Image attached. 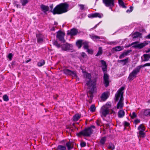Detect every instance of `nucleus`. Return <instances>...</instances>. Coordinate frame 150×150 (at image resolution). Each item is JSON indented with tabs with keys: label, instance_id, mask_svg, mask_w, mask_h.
<instances>
[{
	"label": "nucleus",
	"instance_id": "nucleus-1",
	"mask_svg": "<svg viewBox=\"0 0 150 150\" xmlns=\"http://www.w3.org/2000/svg\"><path fill=\"white\" fill-rule=\"evenodd\" d=\"M69 7V4L66 3H61L57 5L53 9V4L50 6V12L53 13L54 15L60 14L67 12L68 11V8Z\"/></svg>",
	"mask_w": 150,
	"mask_h": 150
},
{
	"label": "nucleus",
	"instance_id": "nucleus-2",
	"mask_svg": "<svg viewBox=\"0 0 150 150\" xmlns=\"http://www.w3.org/2000/svg\"><path fill=\"white\" fill-rule=\"evenodd\" d=\"M146 66H150V63H148L144 65H141L137 66L134 68L132 72L130 73L128 77L129 81H131L137 77V75L139 72L141 68Z\"/></svg>",
	"mask_w": 150,
	"mask_h": 150
},
{
	"label": "nucleus",
	"instance_id": "nucleus-3",
	"mask_svg": "<svg viewBox=\"0 0 150 150\" xmlns=\"http://www.w3.org/2000/svg\"><path fill=\"white\" fill-rule=\"evenodd\" d=\"M95 126L91 125L90 127L86 128L79 133L76 134V135L78 137H81V136L84 137H90L92 134L93 131L92 128H95Z\"/></svg>",
	"mask_w": 150,
	"mask_h": 150
},
{
	"label": "nucleus",
	"instance_id": "nucleus-4",
	"mask_svg": "<svg viewBox=\"0 0 150 150\" xmlns=\"http://www.w3.org/2000/svg\"><path fill=\"white\" fill-rule=\"evenodd\" d=\"M107 69V65L102 66V69L103 72V83L106 87L109 86L110 83L109 76L106 73Z\"/></svg>",
	"mask_w": 150,
	"mask_h": 150
},
{
	"label": "nucleus",
	"instance_id": "nucleus-5",
	"mask_svg": "<svg viewBox=\"0 0 150 150\" xmlns=\"http://www.w3.org/2000/svg\"><path fill=\"white\" fill-rule=\"evenodd\" d=\"M125 89V87L122 86L117 91V93L115 94V102L117 101L120 97L119 101L123 102L124 100L123 94L124 92L123 91Z\"/></svg>",
	"mask_w": 150,
	"mask_h": 150
},
{
	"label": "nucleus",
	"instance_id": "nucleus-6",
	"mask_svg": "<svg viewBox=\"0 0 150 150\" xmlns=\"http://www.w3.org/2000/svg\"><path fill=\"white\" fill-rule=\"evenodd\" d=\"M96 83L94 82L91 83L88 86L89 90L87 93V95L88 97H90V99H92L93 98V94L94 93V89L95 87Z\"/></svg>",
	"mask_w": 150,
	"mask_h": 150
},
{
	"label": "nucleus",
	"instance_id": "nucleus-7",
	"mask_svg": "<svg viewBox=\"0 0 150 150\" xmlns=\"http://www.w3.org/2000/svg\"><path fill=\"white\" fill-rule=\"evenodd\" d=\"M62 71L66 75L72 76L73 77H77L76 72L75 71H72L67 69H63Z\"/></svg>",
	"mask_w": 150,
	"mask_h": 150
},
{
	"label": "nucleus",
	"instance_id": "nucleus-8",
	"mask_svg": "<svg viewBox=\"0 0 150 150\" xmlns=\"http://www.w3.org/2000/svg\"><path fill=\"white\" fill-rule=\"evenodd\" d=\"M115 0H103V3L106 7H109L110 9L112 10V7L115 6Z\"/></svg>",
	"mask_w": 150,
	"mask_h": 150
},
{
	"label": "nucleus",
	"instance_id": "nucleus-9",
	"mask_svg": "<svg viewBox=\"0 0 150 150\" xmlns=\"http://www.w3.org/2000/svg\"><path fill=\"white\" fill-rule=\"evenodd\" d=\"M100 112L101 114V117H103V116L106 117V116L109 114V109L108 108H105L102 106L100 109Z\"/></svg>",
	"mask_w": 150,
	"mask_h": 150
},
{
	"label": "nucleus",
	"instance_id": "nucleus-10",
	"mask_svg": "<svg viewBox=\"0 0 150 150\" xmlns=\"http://www.w3.org/2000/svg\"><path fill=\"white\" fill-rule=\"evenodd\" d=\"M139 43V42L137 44H134V45L132 47L140 49L143 48L148 44V42L146 41L141 43Z\"/></svg>",
	"mask_w": 150,
	"mask_h": 150
},
{
	"label": "nucleus",
	"instance_id": "nucleus-11",
	"mask_svg": "<svg viewBox=\"0 0 150 150\" xmlns=\"http://www.w3.org/2000/svg\"><path fill=\"white\" fill-rule=\"evenodd\" d=\"M72 47V45L66 43L65 44L61 45V49L63 51H67L71 50V48Z\"/></svg>",
	"mask_w": 150,
	"mask_h": 150
},
{
	"label": "nucleus",
	"instance_id": "nucleus-12",
	"mask_svg": "<svg viewBox=\"0 0 150 150\" xmlns=\"http://www.w3.org/2000/svg\"><path fill=\"white\" fill-rule=\"evenodd\" d=\"M57 33L56 38L58 39L60 41L64 43L65 42V40L62 35L63 33L61 31L59 30L57 32Z\"/></svg>",
	"mask_w": 150,
	"mask_h": 150
},
{
	"label": "nucleus",
	"instance_id": "nucleus-13",
	"mask_svg": "<svg viewBox=\"0 0 150 150\" xmlns=\"http://www.w3.org/2000/svg\"><path fill=\"white\" fill-rule=\"evenodd\" d=\"M88 16L89 18H91L96 17H98L99 18H101L103 16V14H101L100 13H95L89 14L88 15Z\"/></svg>",
	"mask_w": 150,
	"mask_h": 150
},
{
	"label": "nucleus",
	"instance_id": "nucleus-14",
	"mask_svg": "<svg viewBox=\"0 0 150 150\" xmlns=\"http://www.w3.org/2000/svg\"><path fill=\"white\" fill-rule=\"evenodd\" d=\"M78 33V30L75 28H73L71 30L70 32L68 31L67 35L72 36L76 35Z\"/></svg>",
	"mask_w": 150,
	"mask_h": 150
},
{
	"label": "nucleus",
	"instance_id": "nucleus-15",
	"mask_svg": "<svg viewBox=\"0 0 150 150\" xmlns=\"http://www.w3.org/2000/svg\"><path fill=\"white\" fill-rule=\"evenodd\" d=\"M37 41L39 44H42L43 41L44 36L41 34H37Z\"/></svg>",
	"mask_w": 150,
	"mask_h": 150
},
{
	"label": "nucleus",
	"instance_id": "nucleus-16",
	"mask_svg": "<svg viewBox=\"0 0 150 150\" xmlns=\"http://www.w3.org/2000/svg\"><path fill=\"white\" fill-rule=\"evenodd\" d=\"M42 11L45 14H47V12L49 10V8L48 6L45 5L44 4H41L40 6Z\"/></svg>",
	"mask_w": 150,
	"mask_h": 150
},
{
	"label": "nucleus",
	"instance_id": "nucleus-17",
	"mask_svg": "<svg viewBox=\"0 0 150 150\" xmlns=\"http://www.w3.org/2000/svg\"><path fill=\"white\" fill-rule=\"evenodd\" d=\"M150 58V54H144L141 57L142 61V62L147 61L149 60Z\"/></svg>",
	"mask_w": 150,
	"mask_h": 150
},
{
	"label": "nucleus",
	"instance_id": "nucleus-18",
	"mask_svg": "<svg viewBox=\"0 0 150 150\" xmlns=\"http://www.w3.org/2000/svg\"><path fill=\"white\" fill-rule=\"evenodd\" d=\"M86 77L88 79V81H87L86 85L87 86H88L92 82V81L91 79V75L90 74L87 73L86 75Z\"/></svg>",
	"mask_w": 150,
	"mask_h": 150
},
{
	"label": "nucleus",
	"instance_id": "nucleus-19",
	"mask_svg": "<svg viewBox=\"0 0 150 150\" xmlns=\"http://www.w3.org/2000/svg\"><path fill=\"white\" fill-rule=\"evenodd\" d=\"M141 34L138 32H136L134 33L132 35L133 40H134L135 39L141 38Z\"/></svg>",
	"mask_w": 150,
	"mask_h": 150
},
{
	"label": "nucleus",
	"instance_id": "nucleus-20",
	"mask_svg": "<svg viewBox=\"0 0 150 150\" xmlns=\"http://www.w3.org/2000/svg\"><path fill=\"white\" fill-rule=\"evenodd\" d=\"M124 49L123 47L122 46H117L114 47L112 48L113 51L118 52L123 50Z\"/></svg>",
	"mask_w": 150,
	"mask_h": 150
},
{
	"label": "nucleus",
	"instance_id": "nucleus-21",
	"mask_svg": "<svg viewBox=\"0 0 150 150\" xmlns=\"http://www.w3.org/2000/svg\"><path fill=\"white\" fill-rule=\"evenodd\" d=\"M108 92L103 93L101 97L102 100L103 101L105 100L108 97Z\"/></svg>",
	"mask_w": 150,
	"mask_h": 150
},
{
	"label": "nucleus",
	"instance_id": "nucleus-22",
	"mask_svg": "<svg viewBox=\"0 0 150 150\" xmlns=\"http://www.w3.org/2000/svg\"><path fill=\"white\" fill-rule=\"evenodd\" d=\"M83 42L81 40H78L76 42V45L78 47L79 49L81 48Z\"/></svg>",
	"mask_w": 150,
	"mask_h": 150
},
{
	"label": "nucleus",
	"instance_id": "nucleus-23",
	"mask_svg": "<svg viewBox=\"0 0 150 150\" xmlns=\"http://www.w3.org/2000/svg\"><path fill=\"white\" fill-rule=\"evenodd\" d=\"M129 58L128 57H127L125 59H122L121 60H118V62L120 63H123L122 65L123 66L125 65L128 62Z\"/></svg>",
	"mask_w": 150,
	"mask_h": 150
},
{
	"label": "nucleus",
	"instance_id": "nucleus-24",
	"mask_svg": "<svg viewBox=\"0 0 150 150\" xmlns=\"http://www.w3.org/2000/svg\"><path fill=\"white\" fill-rule=\"evenodd\" d=\"M125 115V112L122 110H120L118 113V117L119 118H121L123 117Z\"/></svg>",
	"mask_w": 150,
	"mask_h": 150
},
{
	"label": "nucleus",
	"instance_id": "nucleus-25",
	"mask_svg": "<svg viewBox=\"0 0 150 150\" xmlns=\"http://www.w3.org/2000/svg\"><path fill=\"white\" fill-rule=\"evenodd\" d=\"M81 117V115L79 114H76L74 115L73 117V120L74 121H76Z\"/></svg>",
	"mask_w": 150,
	"mask_h": 150
},
{
	"label": "nucleus",
	"instance_id": "nucleus-26",
	"mask_svg": "<svg viewBox=\"0 0 150 150\" xmlns=\"http://www.w3.org/2000/svg\"><path fill=\"white\" fill-rule=\"evenodd\" d=\"M66 146L59 145L57 146L56 150H66Z\"/></svg>",
	"mask_w": 150,
	"mask_h": 150
},
{
	"label": "nucleus",
	"instance_id": "nucleus-27",
	"mask_svg": "<svg viewBox=\"0 0 150 150\" xmlns=\"http://www.w3.org/2000/svg\"><path fill=\"white\" fill-rule=\"evenodd\" d=\"M66 146L68 150H71L73 148L74 146H71V143L70 142H69L66 143Z\"/></svg>",
	"mask_w": 150,
	"mask_h": 150
},
{
	"label": "nucleus",
	"instance_id": "nucleus-28",
	"mask_svg": "<svg viewBox=\"0 0 150 150\" xmlns=\"http://www.w3.org/2000/svg\"><path fill=\"white\" fill-rule=\"evenodd\" d=\"M144 115L146 117H150V109L145 110L144 112Z\"/></svg>",
	"mask_w": 150,
	"mask_h": 150
},
{
	"label": "nucleus",
	"instance_id": "nucleus-29",
	"mask_svg": "<svg viewBox=\"0 0 150 150\" xmlns=\"http://www.w3.org/2000/svg\"><path fill=\"white\" fill-rule=\"evenodd\" d=\"M91 38L93 39V40H98L99 39H104V38L102 36L100 37L99 36H96V35H92L91 36Z\"/></svg>",
	"mask_w": 150,
	"mask_h": 150
},
{
	"label": "nucleus",
	"instance_id": "nucleus-30",
	"mask_svg": "<svg viewBox=\"0 0 150 150\" xmlns=\"http://www.w3.org/2000/svg\"><path fill=\"white\" fill-rule=\"evenodd\" d=\"M124 104L123 102L119 101L117 105V109L122 108Z\"/></svg>",
	"mask_w": 150,
	"mask_h": 150
},
{
	"label": "nucleus",
	"instance_id": "nucleus-31",
	"mask_svg": "<svg viewBox=\"0 0 150 150\" xmlns=\"http://www.w3.org/2000/svg\"><path fill=\"white\" fill-rule=\"evenodd\" d=\"M83 48L84 49L87 50L88 48L89 45L88 42L86 41L83 42Z\"/></svg>",
	"mask_w": 150,
	"mask_h": 150
},
{
	"label": "nucleus",
	"instance_id": "nucleus-32",
	"mask_svg": "<svg viewBox=\"0 0 150 150\" xmlns=\"http://www.w3.org/2000/svg\"><path fill=\"white\" fill-rule=\"evenodd\" d=\"M29 0H20V2L21 4L23 6H25L29 2Z\"/></svg>",
	"mask_w": 150,
	"mask_h": 150
},
{
	"label": "nucleus",
	"instance_id": "nucleus-33",
	"mask_svg": "<svg viewBox=\"0 0 150 150\" xmlns=\"http://www.w3.org/2000/svg\"><path fill=\"white\" fill-rule=\"evenodd\" d=\"M118 4L120 6L122 7L123 8H126L127 6L125 5L124 3L123 2L122 0L118 1Z\"/></svg>",
	"mask_w": 150,
	"mask_h": 150
},
{
	"label": "nucleus",
	"instance_id": "nucleus-34",
	"mask_svg": "<svg viewBox=\"0 0 150 150\" xmlns=\"http://www.w3.org/2000/svg\"><path fill=\"white\" fill-rule=\"evenodd\" d=\"M103 53V51L102 48L101 47H99L98 51L97 53V54L96 55V56L98 57L99 56L101 55Z\"/></svg>",
	"mask_w": 150,
	"mask_h": 150
},
{
	"label": "nucleus",
	"instance_id": "nucleus-35",
	"mask_svg": "<svg viewBox=\"0 0 150 150\" xmlns=\"http://www.w3.org/2000/svg\"><path fill=\"white\" fill-rule=\"evenodd\" d=\"M45 61L44 60L42 59L38 63L37 65L39 67H42L45 64Z\"/></svg>",
	"mask_w": 150,
	"mask_h": 150
},
{
	"label": "nucleus",
	"instance_id": "nucleus-36",
	"mask_svg": "<svg viewBox=\"0 0 150 150\" xmlns=\"http://www.w3.org/2000/svg\"><path fill=\"white\" fill-rule=\"evenodd\" d=\"M115 146L114 144L111 142L109 143V145L108 146V148L113 150L115 149Z\"/></svg>",
	"mask_w": 150,
	"mask_h": 150
},
{
	"label": "nucleus",
	"instance_id": "nucleus-37",
	"mask_svg": "<svg viewBox=\"0 0 150 150\" xmlns=\"http://www.w3.org/2000/svg\"><path fill=\"white\" fill-rule=\"evenodd\" d=\"M106 137H102L100 140V142L102 145H104L106 141Z\"/></svg>",
	"mask_w": 150,
	"mask_h": 150
},
{
	"label": "nucleus",
	"instance_id": "nucleus-38",
	"mask_svg": "<svg viewBox=\"0 0 150 150\" xmlns=\"http://www.w3.org/2000/svg\"><path fill=\"white\" fill-rule=\"evenodd\" d=\"M53 44L58 48L61 47V45L60 44L58 43V42L57 41H54L53 42Z\"/></svg>",
	"mask_w": 150,
	"mask_h": 150
},
{
	"label": "nucleus",
	"instance_id": "nucleus-39",
	"mask_svg": "<svg viewBox=\"0 0 150 150\" xmlns=\"http://www.w3.org/2000/svg\"><path fill=\"white\" fill-rule=\"evenodd\" d=\"M138 129L139 131H144V127L142 124H141L138 127Z\"/></svg>",
	"mask_w": 150,
	"mask_h": 150
},
{
	"label": "nucleus",
	"instance_id": "nucleus-40",
	"mask_svg": "<svg viewBox=\"0 0 150 150\" xmlns=\"http://www.w3.org/2000/svg\"><path fill=\"white\" fill-rule=\"evenodd\" d=\"M13 54L12 53H9L8 54L7 57L8 58L10 61H11L12 60V59L13 56Z\"/></svg>",
	"mask_w": 150,
	"mask_h": 150
},
{
	"label": "nucleus",
	"instance_id": "nucleus-41",
	"mask_svg": "<svg viewBox=\"0 0 150 150\" xmlns=\"http://www.w3.org/2000/svg\"><path fill=\"white\" fill-rule=\"evenodd\" d=\"M96 109L95 105H92L90 107V109L91 111L92 112H94Z\"/></svg>",
	"mask_w": 150,
	"mask_h": 150
},
{
	"label": "nucleus",
	"instance_id": "nucleus-42",
	"mask_svg": "<svg viewBox=\"0 0 150 150\" xmlns=\"http://www.w3.org/2000/svg\"><path fill=\"white\" fill-rule=\"evenodd\" d=\"M111 105V104L110 102H108L105 105H103V106L105 108H108V109H109V108H110Z\"/></svg>",
	"mask_w": 150,
	"mask_h": 150
},
{
	"label": "nucleus",
	"instance_id": "nucleus-43",
	"mask_svg": "<svg viewBox=\"0 0 150 150\" xmlns=\"http://www.w3.org/2000/svg\"><path fill=\"white\" fill-rule=\"evenodd\" d=\"M139 42L138 41H136L134 42H132L131 44H129V45H125V48L129 47H130L131 46L134 45V44H137V43H139Z\"/></svg>",
	"mask_w": 150,
	"mask_h": 150
},
{
	"label": "nucleus",
	"instance_id": "nucleus-44",
	"mask_svg": "<svg viewBox=\"0 0 150 150\" xmlns=\"http://www.w3.org/2000/svg\"><path fill=\"white\" fill-rule=\"evenodd\" d=\"M3 99L4 101H7L9 100L8 97L7 95L5 94L3 96Z\"/></svg>",
	"mask_w": 150,
	"mask_h": 150
},
{
	"label": "nucleus",
	"instance_id": "nucleus-45",
	"mask_svg": "<svg viewBox=\"0 0 150 150\" xmlns=\"http://www.w3.org/2000/svg\"><path fill=\"white\" fill-rule=\"evenodd\" d=\"M79 6L80 7V9L81 10H84L85 8L86 9H88V8L87 7H85V8L84 5H83V4H79Z\"/></svg>",
	"mask_w": 150,
	"mask_h": 150
},
{
	"label": "nucleus",
	"instance_id": "nucleus-46",
	"mask_svg": "<svg viewBox=\"0 0 150 150\" xmlns=\"http://www.w3.org/2000/svg\"><path fill=\"white\" fill-rule=\"evenodd\" d=\"M86 143L85 142H82L80 143V146L81 147H84L86 146Z\"/></svg>",
	"mask_w": 150,
	"mask_h": 150
},
{
	"label": "nucleus",
	"instance_id": "nucleus-47",
	"mask_svg": "<svg viewBox=\"0 0 150 150\" xmlns=\"http://www.w3.org/2000/svg\"><path fill=\"white\" fill-rule=\"evenodd\" d=\"M143 131H139V135L141 137H144V134Z\"/></svg>",
	"mask_w": 150,
	"mask_h": 150
},
{
	"label": "nucleus",
	"instance_id": "nucleus-48",
	"mask_svg": "<svg viewBox=\"0 0 150 150\" xmlns=\"http://www.w3.org/2000/svg\"><path fill=\"white\" fill-rule=\"evenodd\" d=\"M87 52L88 53V54H93V50L91 49H89L88 48L87 49Z\"/></svg>",
	"mask_w": 150,
	"mask_h": 150
},
{
	"label": "nucleus",
	"instance_id": "nucleus-49",
	"mask_svg": "<svg viewBox=\"0 0 150 150\" xmlns=\"http://www.w3.org/2000/svg\"><path fill=\"white\" fill-rule=\"evenodd\" d=\"M126 56V55L125 54L124 52H123L119 56V58L120 59H122Z\"/></svg>",
	"mask_w": 150,
	"mask_h": 150
},
{
	"label": "nucleus",
	"instance_id": "nucleus-50",
	"mask_svg": "<svg viewBox=\"0 0 150 150\" xmlns=\"http://www.w3.org/2000/svg\"><path fill=\"white\" fill-rule=\"evenodd\" d=\"M132 51V50H128L127 51L124 52L125 53V54L127 56L128 55L129 53H130Z\"/></svg>",
	"mask_w": 150,
	"mask_h": 150
},
{
	"label": "nucleus",
	"instance_id": "nucleus-51",
	"mask_svg": "<svg viewBox=\"0 0 150 150\" xmlns=\"http://www.w3.org/2000/svg\"><path fill=\"white\" fill-rule=\"evenodd\" d=\"M132 116L131 115V114L130 115V116H131V117L132 118H135L137 117V115L136 114V113L134 112H132Z\"/></svg>",
	"mask_w": 150,
	"mask_h": 150
},
{
	"label": "nucleus",
	"instance_id": "nucleus-52",
	"mask_svg": "<svg viewBox=\"0 0 150 150\" xmlns=\"http://www.w3.org/2000/svg\"><path fill=\"white\" fill-rule=\"evenodd\" d=\"M81 56L83 58H85L87 56L86 54L84 52H83L81 53Z\"/></svg>",
	"mask_w": 150,
	"mask_h": 150
},
{
	"label": "nucleus",
	"instance_id": "nucleus-53",
	"mask_svg": "<svg viewBox=\"0 0 150 150\" xmlns=\"http://www.w3.org/2000/svg\"><path fill=\"white\" fill-rule=\"evenodd\" d=\"M100 62H101L102 64V66L107 65L106 62L105 61L103 60H101L100 61Z\"/></svg>",
	"mask_w": 150,
	"mask_h": 150
},
{
	"label": "nucleus",
	"instance_id": "nucleus-54",
	"mask_svg": "<svg viewBox=\"0 0 150 150\" xmlns=\"http://www.w3.org/2000/svg\"><path fill=\"white\" fill-rule=\"evenodd\" d=\"M117 43L116 42H115L112 41L108 42V44L110 45H112V44L115 45L117 44Z\"/></svg>",
	"mask_w": 150,
	"mask_h": 150
},
{
	"label": "nucleus",
	"instance_id": "nucleus-55",
	"mask_svg": "<svg viewBox=\"0 0 150 150\" xmlns=\"http://www.w3.org/2000/svg\"><path fill=\"white\" fill-rule=\"evenodd\" d=\"M130 125L129 123L127 122L126 121L124 122V126L125 127H128Z\"/></svg>",
	"mask_w": 150,
	"mask_h": 150
},
{
	"label": "nucleus",
	"instance_id": "nucleus-56",
	"mask_svg": "<svg viewBox=\"0 0 150 150\" xmlns=\"http://www.w3.org/2000/svg\"><path fill=\"white\" fill-rule=\"evenodd\" d=\"M140 122V120H139L138 119L135 120H134V123L136 125L138 123H139Z\"/></svg>",
	"mask_w": 150,
	"mask_h": 150
},
{
	"label": "nucleus",
	"instance_id": "nucleus-57",
	"mask_svg": "<svg viewBox=\"0 0 150 150\" xmlns=\"http://www.w3.org/2000/svg\"><path fill=\"white\" fill-rule=\"evenodd\" d=\"M16 62L15 61H12L11 63V65L12 66H15L16 65Z\"/></svg>",
	"mask_w": 150,
	"mask_h": 150
},
{
	"label": "nucleus",
	"instance_id": "nucleus-58",
	"mask_svg": "<svg viewBox=\"0 0 150 150\" xmlns=\"http://www.w3.org/2000/svg\"><path fill=\"white\" fill-rule=\"evenodd\" d=\"M18 3V2L17 1L13 0V4L14 5V6H15V5L17 4V3Z\"/></svg>",
	"mask_w": 150,
	"mask_h": 150
},
{
	"label": "nucleus",
	"instance_id": "nucleus-59",
	"mask_svg": "<svg viewBox=\"0 0 150 150\" xmlns=\"http://www.w3.org/2000/svg\"><path fill=\"white\" fill-rule=\"evenodd\" d=\"M100 122V121L99 120H97L96 122L97 125L98 126H100V124H99Z\"/></svg>",
	"mask_w": 150,
	"mask_h": 150
},
{
	"label": "nucleus",
	"instance_id": "nucleus-60",
	"mask_svg": "<svg viewBox=\"0 0 150 150\" xmlns=\"http://www.w3.org/2000/svg\"><path fill=\"white\" fill-rule=\"evenodd\" d=\"M67 129H69V130L71 132H74V130L71 127H68Z\"/></svg>",
	"mask_w": 150,
	"mask_h": 150
},
{
	"label": "nucleus",
	"instance_id": "nucleus-61",
	"mask_svg": "<svg viewBox=\"0 0 150 150\" xmlns=\"http://www.w3.org/2000/svg\"><path fill=\"white\" fill-rule=\"evenodd\" d=\"M100 23V22L99 23H98V24H96V25H95L94 27L93 28V29H95V28H97V26L99 25V23Z\"/></svg>",
	"mask_w": 150,
	"mask_h": 150
},
{
	"label": "nucleus",
	"instance_id": "nucleus-62",
	"mask_svg": "<svg viewBox=\"0 0 150 150\" xmlns=\"http://www.w3.org/2000/svg\"><path fill=\"white\" fill-rule=\"evenodd\" d=\"M55 30V27H52L51 29V31H54Z\"/></svg>",
	"mask_w": 150,
	"mask_h": 150
},
{
	"label": "nucleus",
	"instance_id": "nucleus-63",
	"mask_svg": "<svg viewBox=\"0 0 150 150\" xmlns=\"http://www.w3.org/2000/svg\"><path fill=\"white\" fill-rule=\"evenodd\" d=\"M129 8L130 9V11H132L133 9V7L132 6H130Z\"/></svg>",
	"mask_w": 150,
	"mask_h": 150
},
{
	"label": "nucleus",
	"instance_id": "nucleus-64",
	"mask_svg": "<svg viewBox=\"0 0 150 150\" xmlns=\"http://www.w3.org/2000/svg\"><path fill=\"white\" fill-rule=\"evenodd\" d=\"M146 38H148L150 39V34H149L147 35L146 36Z\"/></svg>",
	"mask_w": 150,
	"mask_h": 150
}]
</instances>
